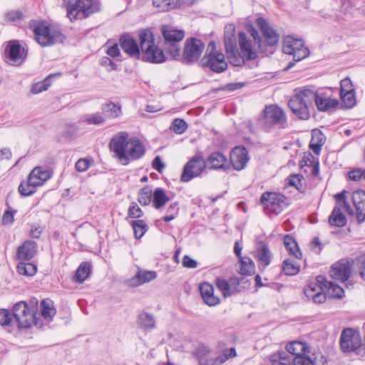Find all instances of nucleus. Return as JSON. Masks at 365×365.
<instances>
[{
	"mask_svg": "<svg viewBox=\"0 0 365 365\" xmlns=\"http://www.w3.org/2000/svg\"><path fill=\"white\" fill-rule=\"evenodd\" d=\"M262 116L257 120L258 127L264 132H270L274 126L284 129L287 127V115L277 105L265 106Z\"/></svg>",
	"mask_w": 365,
	"mask_h": 365,
	"instance_id": "423d86ee",
	"label": "nucleus"
},
{
	"mask_svg": "<svg viewBox=\"0 0 365 365\" xmlns=\"http://www.w3.org/2000/svg\"><path fill=\"white\" fill-rule=\"evenodd\" d=\"M340 98L341 100L342 105L346 108H351L356 105V100L355 91L343 93L342 94H340Z\"/></svg>",
	"mask_w": 365,
	"mask_h": 365,
	"instance_id": "603ef678",
	"label": "nucleus"
},
{
	"mask_svg": "<svg viewBox=\"0 0 365 365\" xmlns=\"http://www.w3.org/2000/svg\"><path fill=\"white\" fill-rule=\"evenodd\" d=\"M308 354L292 358L286 351L280 350L270 355L269 360L272 365H317V357H312Z\"/></svg>",
	"mask_w": 365,
	"mask_h": 365,
	"instance_id": "9d476101",
	"label": "nucleus"
},
{
	"mask_svg": "<svg viewBox=\"0 0 365 365\" xmlns=\"http://www.w3.org/2000/svg\"><path fill=\"white\" fill-rule=\"evenodd\" d=\"M92 264L89 262H83L80 264L76 273L75 281L79 283L83 282L91 273Z\"/></svg>",
	"mask_w": 365,
	"mask_h": 365,
	"instance_id": "ea45409f",
	"label": "nucleus"
},
{
	"mask_svg": "<svg viewBox=\"0 0 365 365\" xmlns=\"http://www.w3.org/2000/svg\"><path fill=\"white\" fill-rule=\"evenodd\" d=\"M246 85L245 82H233L225 84L220 88L223 91L232 92L242 88Z\"/></svg>",
	"mask_w": 365,
	"mask_h": 365,
	"instance_id": "e2e57ef3",
	"label": "nucleus"
},
{
	"mask_svg": "<svg viewBox=\"0 0 365 365\" xmlns=\"http://www.w3.org/2000/svg\"><path fill=\"white\" fill-rule=\"evenodd\" d=\"M23 17L24 14L20 10L9 11L4 14V20L6 22H15L17 21H21Z\"/></svg>",
	"mask_w": 365,
	"mask_h": 365,
	"instance_id": "13d9d810",
	"label": "nucleus"
},
{
	"mask_svg": "<svg viewBox=\"0 0 365 365\" xmlns=\"http://www.w3.org/2000/svg\"><path fill=\"white\" fill-rule=\"evenodd\" d=\"M339 344L343 353L356 351L359 354L358 350L362 346L360 333L352 328L344 329L340 336Z\"/></svg>",
	"mask_w": 365,
	"mask_h": 365,
	"instance_id": "4468645a",
	"label": "nucleus"
},
{
	"mask_svg": "<svg viewBox=\"0 0 365 365\" xmlns=\"http://www.w3.org/2000/svg\"><path fill=\"white\" fill-rule=\"evenodd\" d=\"M16 268L19 274L28 277L34 276L37 272V265L29 262H19Z\"/></svg>",
	"mask_w": 365,
	"mask_h": 365,
	"instance_id": "79ce46f5",
	"label": "nucleus"
},
{
	"mask_svg": "<svg viewBox=\"0 0 365 365\" xmlns=\"http://www.w3.org/2000/svg\"><path fill=\"white\" fill-rule=\"evenodd\" d=\"M145 153V148L142 142L137 138H130V144L127 150L129 159L133 160L141 158Z\"/></svg>",
	"mask_w": 365,
	"mask_h": 365,
	"instance_id": "393cba45",
	"label": "nucleus"
},
{
	"mask_svg": "<svg viewBox=\"0 0 365 365\" xmlns=\"http://www.w3.org/2000/svg\"><path fill=\"white\" fill-rule=\"evenodd\" d=\"M100 63L101 66L106 67L108 71H115L118 69V65L109 57H102Z\"/></svg>",
	"mask_w": 365,
	"mask_h": 365,
	"instance_id": "338daca9",
	"label": "nucleus"
},
{
	"mask_svg": "<svg viewBox=\"0 0 365 365\" xmlns=\"http://www.w3.org/2000/svg\"><path fill=\"white\" fill-rule=\"evenodd\" d=\"M249 159L248 151L244 145L235 147L230 153V163L236 170H243Z\"/></svg>",
	"mask_w": 365,
	"mask_h": 365,
	"instance_id": "a211bd4d",
	"label": "nucleus"
},
{
	"mask_svg": "<svg viewBox=\"0 0 365 365\" xmlns=\"http://www.w3.org/2000/svg\"><path fill=\"white\" fill-rule=\"evenodd\" d=\"M354 91V88H353L351 81L349 78H346L341 81L340 94H342L343 93H349Z\"/></svg>",
	"mask_w": 365,
	"mask_h": 365,
	"instance_id": "0e129e2a",
	"label": "nucleus"
},
{
	"mask_svg": "<svg viewBox=\"0 0 365 365\" xmlns=\"http://www.w3.org/2000/svg\"><path fill=\"white\" fill-rule=\"evenodd\" d=\"M128 217L138 219L143 216V212L136 202L130 203L128 210Z\"/></svg>",
	"mask_w": 365,
	"mask_h": 365,
	"instance_id": "bf43d9fd",
	"label": "nucleus"
},
{
	"mask_svg": "<svg viewBox=\"0 0 365 365\" xmlns=\"http://www.w3.org/2000/svg\"><path fill=\"white\" fill-rule=\"evenodd\" d=\"M327 291L331 298L341 299L344 295V289L332 282L329 284Z\"/></svg>",
	"mask_w": 365,
	"mask_h": 365,
	"instance_id": "5fc2aeb1",
	"label": "nucleus"
},
{
	"mask_svg": "<svg viewBox=\"0 0 365 365\" xmlns=\"http://www.w3.org/2000/svg\"><path fill=\"white\" fill-rule=\"evenodd\" d=\"M14 322L19 329H29L33 326L41 327L42 321L37 317L38 299L33 298L28 304L25 301H20L11 308Z\"/></svg>",
	"mask_w": 365,
	"mask_h": 365,
	"instance_id": "f03ea898",
	"label": "nucleus"
},
{
	"mask_svg": "<svg viewBox=\"0 0 365 365\" xmlns=\"http://www.w3.org/2000/svg\"><path fill=\"white\" fill-rule=\"evenodd\" d=\"M71 21L87 19L101 10L100 0H63Z\"/></svg>",
	"mask_w": 365,
	"mask_h": 365,
	"instance_id": "39448f33",
	"label": "nucleus"
},
{
	"mask_svg": "<svg viewBox=\"0 0 365 365\" xmlns=\"http://www.w3.org/2000/svg\"><path fill=\"white\" fill-rule=\"evenodd\" d=\"M266 212L279 215L289 205V199L283 194L274 192H265L260 197Z\"/></svg>",
	"mask_w": 365,
	"mask_h": 365,
	"instance_id": "9b49d317",
	"label": "nucleus"
},
{
	"mask_svg": "<svg viewBox=\"0 0 365 365\" xmlns=\"http://www.w3.org/2000/svg\"><path fill=\"white\" fill-rule=\"evenodd\" d=\"M34 35L36 41L42 47L51 46L56 43H63L66 36L58 29H51L44 21H41L34 26Z\"/></svg>",
	"mask_w": 365,
	"mask_h": 365,
	"instance_id": "0eeeda50",
	"label": "nucleus"
},
{
	"mask_svg": "<svg viewBox=\"0 0 365 365\" xmlns=\"http://www.w3.org/2000/svg\"><path fill=\"white\" fill-rule=\"evenodd\" d=\"M256 257L257 260L264 267L270 264L272 254L267 243L263 241L259 242L256 248Z\"/></svg>",
	"mask_w": 365,
	"mask_h": 365,
	"instance_id": "cd10ccee",
	"label": "nucleus"
},
{
	"mask_svg": "<svg viewBox=\"0 0 365 365\" xmlns=\"http://www.w3.org/2000/svg\"><path fill=\"white\" fill-rule=\"evenodd\" d=\"M304 47L306 46L302 39L287 36L284 40L282 51L284 53H287Z\"/></svg>",
	"mask_w": 365,
	"mask_h": 365,
	"instance_id": "c9c22d12",
	"label": "nucleus"
},
{
	"mask_svg": "<svg viewBox=\"0 0 365 365\" xmlns=\"http://www.w3.org/2000/svg\"><path fill=\"white\" fill-rule=\"evenodd\" d=\"M284 351L293 358L294 356H297L299 354L310 353V348L305 342L294 341L286 345V350Z\"/></svg>",
	"mask_w": 365,
	"mask_h": 365,
	"instance_id": "a878e982",
	"label": "nucleus"
},
{
	"mask_svg": "<svg viewBox=\"0 0 365 365\" xmlns=\"http://www.w3.org/2000/svg\"><path fill=\"white\" fill-rule=\"evenodd\" d=\"M187 128V123L183 119L181 118L174 119L170 126V129H172L177 134L183 133Z\"/></svg>",
	"mask_w": 365,
	"mask_h": 365,
	"instance_id": "6e6d98bb",
	"label": "nucleus"
},
{
	"mask_svg": "<svg viewBox=\"0 0 365 365\" xmlns=\"http://www.w3.org/2000/svg\"><path fill=\"white\" fill-rule=\"evenodd\" d=\"M315 97L314 90L304 88L289 99L288 106L296 118L302 120H308L311 115V109L314 108Z\"/></svg>",
	"mask_w": 365,
	"mask_h": 365,
	"instance_id": "20e7f679",
	"label": "nucleus"
},
{
	"mask_svg": "<svg viewBox=\"0 0 365 365\" xmlns=\"http://www.w3.org/2000/svg\"><path fill=\"white\" fill-rule=\"evenodd\" d=\"M38 252V245L34 240H26L16 250V259L19 262H29Z\"/></svg>",
	"mask_w": 365,
	"mask_h": 365,
	"instance_id": "aec40b11",
	"label": "nucleus"
},
{
	"mask_svg": "<svg viewBox=\"0 0 365 365\" xmlns=\"http://www.w3.org/2000/svg\"><path fill=\"white\" fill-rule=\"evenodd\" d=\"M38 183L34 181V179L29 175L26 182L22 181L18 188L19 192L24 197H28L36 191Z\"/></svg>",
	"mask_w": 365,
	"mask_h": 365,
	"instance_id": "4c0bfd02",
	"label": "nucleus"
},
{
	"mask_svg": "<svg viewBox=\"0 0 365 365\" xmlns=\"http://www.w3.org/2000/svg\"><path fill=\"white\" fill-rule=\"evenodd\" d=\"M153 199V191L150 186L146 185L141 188L138 194V201L142 206L150 205Z\"/></svg>",
	"mask_w": 365,
	"mask_h": 365,
	"instance_id": "49530a36",
	"label": "nucleus"
},
{
	"mask_svg": "<svg viewBox=\"0 0 365 365\" xmlns=\"http://www.w3.org/2000/svg\"><path fill=\"white\" fill-rule=\"evenodd\" d=\"M129 144L130 138H128V133L126 132L119 133L111 139L109 143L110 150L115 154L123 165H127L130 163V159L127 155V148Z\"/></svg>",
	"mask_w": 365,
	"mask_h": 365,
	"instance_id": "ddd939ff",
	"label": "nucleus"
},
{
	"mask_svg": "<svg viewBox=\"0 0 365 365\" xmlns=\"http://www.w3.org/2000/svg\"><path fill=\"white\" fill-rule=\"evenodd\" d=\"M282 271L286 275L294 276L300 271V267L294 264L292 259H286L282 262Z\"/></svg>",
	"mask_w": 365,
	"mask_h": 365,
	"instance_id": "3c124183",
	"label": "nucleus"
},
{
	"mask_svg": "<svg viewBox=\"0 0 365 365\" xmlns=\"http://www.w3.org/2000/svg\"><path fill=\"white\" fill-rule=\"evenodd\" d=\"M351 199L356 208L357 220L359 223H362L365 221V190H355L352 193Z\"/></svg>",
	"mask_w": 365,
	"mask_h": 365,
	"instance_id": "4be33fe9",
	"label": "nucleus"
},
{
	"mask_svg": "<svg viewBox=\"0 0 365 365\" xmlns=\"http://www.w3.org/2000/svg\"><path fill=\"white\" fill-rule=\"evenodd\" d=\"M170 198L167 195L165 191L162 187H156L153 192V206L155 209L162 208Z\"/></svg>",
	"mask_w": 365,
	"mask_h": 365,
	"instance_id": "f704fd0d",
	"label": "nucleus"
},
{
	"mask_svg": "<svg viewBox=\"0 0 365 365\" xmlns=\"http://www.w3.org/2000/svg\"><path fill=\"white\" fill-rule=\"evenodd\" d=\"M216 285L225 297H230L232 294L233 292L230 291V284L226 279H217Z\"/></svg>",
	"mask_w": 365,
	"mask_h": 365,
	"instance_id": "4d7b16f0",
	"label": "nucleus"
},
{
	"mask_svg": "<svg viewBox=\"0 0 365 365\" xmlns=\"http://www.w3.org/2000/svg\"><path fill=\"white\" fill-rule=\"evenodd\" d=\"M56 75H60V73L50 74L43 81L34 83L31 88V93L38 94L46 91L51 84V78Z\"/></svg>",
	"mask_w": 365,
	"mask_h": 365,
	"instance_id": "37998d69",
	"label": "nucleus"
},
{
	"mask_svg": "<svg viewBox=\"0 0 365 365\" xmlns=\"http://www.w3.org/2000/svg\"><path fill=\"white\" fill-rule=\"evenodd\" d=\"M119 43L123 51L130 57L135 59H140L141 49L140 44L129 34H124L119 38Z\"/></svg>",
	"mask_w": 365,
	"mask_h": 365,
	"instance_id": "f3484780",
	"label": "nucleus"
},
{
	"mask_svg": "<svg viewBox=\"0 0 365 365\" xmlns=\"http://www.w3.org/2000/svg\"><path fill=\"white\" fill-rule=\"evenodd\" d=\"M227 157L220 151L212 153L206 160L201 155H194L183 168L180 181L187 182L198 177L207 168L210 170H226L229 168Z\"/></svg>",
	"mask_w": 365,
	"mask_h": 365,
	"instance_id": "f257e3e1",
	"label": "nucleus"
},
{
	"mask_svg": "<svg viewBox=\"0 0 365 365\" xmlns=\"http://www.w3.org/2000/svg\"><path fill=\"white\" fill-rule=\"evenodd\" d=\"M210 353V349H209V347L204 345H200L196 348L193 354L198 361H200L203 360V359Z\"/></svg>",
	"mask_w": 365,
	"mask_h": 365,
	"instance_id": "680f3d73",
	"label": "nucleus"
},
{
	"mask_svg": "<svg viewBox=\"0 0 365 365\" xmlns=\"http://www.w3.org/2000/svg\"><path fill=\"white\" fill-rule=\"evenodd\" d=\"M314 102H315L317 108L320 111H327L330 108H334L339 106L337 99L330 98H322L316 91H314Z\"/></svg>",
	"mask_w": 365,
	"mask_h": 365,
	"instance_id": "7c9ffc66",
	"label": "nucleus"
},
{
	"mask_svg": "<svg viewBox=\"0 0 365 365\" xmlns=\"http://www.w3.org/2000/svg\"><path fill=\"white\" fill-rule=\"evenodd\" d=\"M130 225L133 228L134 236L137 240L140 239L149 229V226L143 220H133Z\"/></svg>",
	"mask_w": 365,
	"mask_h": 365,
	"instance_id": "c03bdc74",
	"label": "nucleus"
},
{
	"mask_svg": "<svg viewBox=\"0 0 365 365\" xmlns=\"http://www.w3.org/2000/svg\"><path fill=\"white\" fill-rule=\"evenodd\" d=\"M255 24L262 34V47L258 48L259 51L265 55H267V47L275 46L279 40V35L277 33L268 23V21L263 17H257L255 20Z\"/></svg>",
	"mask_w": 365,
	"mask_h": 365,
	"instance_id": "f8f14e48",
	"label": "nucleus"
},
{
	"mask_svg": "<svg viewBox=\"0 0 365 365\" xmlns=\"http://www.w3.org/2000/svg\"><path fill=\"white\" fill-rule=\"evenodd\" d=\"M155 318L150 313L143 312L138 315L137 324L145 331L155 329Z\"/></svg>",
	"mask_w": 365,
	"mask_h": 365,
	"instance_id": "bb28decb",
	"label": "nucleus"
},
{
	"mask_svg": "<svg viewBox=\"0 0 365 365\" xmlns=\"http://www.w3.org/2000/svg\"><path fill=\"white\" fill-rule=\"evenodd\" d=\"M81 120L88 125H102L105 122V118L99 113L86 114L82 116Z\"/></svg>",
	"mask_w": 365,
	"mask_h": 365,
	"instance_id": "8fccbe9b",
	"label": "nucleus"
},
{
	"mask_svg": "<svg viewBox=\"0 0 365 365\" xmlns=\"http://www.w3.org/2000/svg\"><path fill=\"white\" fill-rule=\"evenodd\" d=\"M224 44L229 62L234 66H242L245 64V59L237 48L235 26L234 24H230L225 26Z\"/></svg>",
	"mask_w": 365,
	"mask_h": 365,
	"instance_id": "6e6552de",
	"label": "nucleus"
},
{
	"mask_svg": "<svg viewBox=\"0 0 365 365\" xmlns=\"http://www.w3.org/2000/svg\"><path fill=\"white\" fill-rule=\"evenodd\" d=\"M329 223L331 226L343 227L347 224V219L341 210V207L335 206L329 217Z\"/></svg>",
	"mask_w": 365,
	"mask_h": 365,
	"instance_id": "72a5a7b5",
	"label": "nucleus"
},
{
	"mask_svg": "<svg viewBox=\"0 0 365 365\" xmlns=\"http://www.w3.org/2000/svg\"><path fill=\"white\" fill-rule=\"evenodd\" d=\"M91 163H92V160H90L86 158L79 159L76 163V165H75L76 170L78 172H85L89 168Z\"/></svg>",
	"mask_w": 365,
	"mask_h": 365,
	"instance_id": "69168bd1",
	"label": "nucleus"
},
{
	"mask_svg": "<svg viewBox=\"0 0 365 365\" xmlns=\"http://www.w3.org/2000/svg\"><path fill=\"white\" fill-rule=\"evenodd\" d=\"M240 274L242 275H252L255 272V266L254 262L248 257H244L240 259Z\"/></svg>",
	"mask_w": 365,
	"mask_h": 365,
	"instance_id": "a18cd8bd",
	"label": "nucleus"
},
{
	"mask_svg": "<svg viewBox=\"0 0 365 365\" xmlns=\"http://www.w3.org/2000/svg\"><path fill=\"white\" fill-rule=\"evenodd\" d=\"M348 179L352 181H359L364 178V170L360 168L354 169L347 173Z\"/></svg>",
	"mask_w": 365,
	"mask_h": 365,
	"instance_id": "774afa93",
	"label": "nucleus"
},
{
	"mask_svg": "<svg viewBox=\"0 0 365 365\" xmlns=\"http://www.w3.org/2000/svg\"><path fill=\"white\" fill-rule=\"evenodd\" d=\"M56 314L53 302L50 299H44L40 303V314L46 321L51 322Z\"/></svg>",
	"mask_w": 365,
	"mask_h": 365,
	"instance_id": "c85d7f7f",
	"label": "nucleus"
},
{
	"mask_svg": "<svg viewBox=\"0 0 365 365\" xmlns=\"http://www.w3.org/2000/svg\"><path fill=\"white\" fill-rule=\"evenodd\" d=\"M28 56V48L23 46L19 40L14 39L5 43L4 61L11 66H21Z\"/></svg>",
	"mask_w": 365,
	"mask_h": 365,
	"instance_id": "1a4fd4ad",
	"label": "nucleus"
},
{
	"mask_svg": "<svg viewBox=\"0 0 365 365\" xmlns=\"http://www.w3.org/2000/svg\"><path fill=\"white\" fill-rule=\"evenodd\" d=\"M245 27L247 31L253 38L255 44L257 45L258 48H262L263 46L262 38L257 29L251 24H247Z\"/></svg>",
	"mask_w": 365,
	"mask_h": 365,
	"instance_id": "864d4df0",
	"label": "nucleus"
},
{
	"mask_svg": "<svg viewBox=\"0 0 365 365\" xmlns=\"http://www.w3.org/2000/svg\"><path fill=\"white\" fill-rule=\"evenodd\" d=\"M283 241L284 247L290 255L294 256L298 259H301L302 258V253L294 237L291 235H285L284 236Z\"/></svg>",
	"mask_w": 365,
	"mask_h": 365,
	"instance_id": "2f4dec72",
	"label": "nucleus"
},
{
	"mask_svg": "<svg viewBox=\"0 0 365 365\" xmlns=\"http://www.w3.org/2000/svg\"><path fill=\"white\" fill-rule=\"evenodd\" d=\"M103 113L110 118H116L121 115V106L110 101L102 106Z\"/></svg>",
	"mask_w": 365,
	"mask_h": 365,
	"instance_id": "a19ab883",
	"label": "nucleus"
},
{
	"mask_svg": "<svg viewBox=\"0 0 365 365\" xmlns=\"http://www.w3.org/2000/svg\"><path fill=\"white\" fill-rule=\"evenodd\" d=\"M200 65L202 68H207L216 73H221L228 68L225 56L220 51H212L209 53L205 54L200 60Z\"/></svg>",
	"mask_w": 365,
	"mask_h": 365,
	"instance_id": "2eb2a0df",
	"label": "nucleus"
},
{
	"mask_svg": "<svg viewBox=\"0 0 365 365\" xmlns=\"http://www.w3.org/2000/svg\"><path fill=\"white\" fill-rule=\"evenodd\" d=\"M204 48L205 45L200 39L195 37L186 39L180 61L186 64L193 63L199 59Z\"/></svg>",
	"mask_w": 365,
	"mask_h": 365,
	"instance_id": "dca6fc26",
	"label": "nucleus"
},
{
	"mask_svg": "<svg viewBox=\"0 0 365 365\" xmlns=\"http://www.w3.org/2000/svg\"><path fill=\"white\" fill-rule=\"evenodd\" d=\"M157 277V273L155 271H143L138 270L131 280V282H136L133 284L134 286H138L146 282H150V281L155 279Z\"/></svg>",
	"mask_w": 365,
	"mask_h": 365,
	"instance_id": "58836bf2",
	"label": "nucleus"
},
{
	"mask_svg": "<svg viewBox=\"0 0 365 365\" xmlns=\"http://www.w3.org/2000/svg\"><path fill=\"white\" fill-rule=\"evenodd\" d=\"M309 50L307 47L302 48L300 49H297L291 53H287V54L292 55L294 61H299L309 55Z\"/></svg>",
	"mask_w": 365,
	"mask_h": 365,
	"instance_id": "052dcab7",
	"label": "nucleus"
},
{
	"mask_svg": "<svg viewBox=\"0 0 365 365\" xmlns=\"http://www.w3.org/2000/svg\"><path fill=\"white\" fill-rule=\"evenodd\" d=\"M0 324L4 327H11L16 324L12 311L6 309L0 310Z\"/></svg>",
	"mask_w": 365,
	"mask_h": 365,
	"instance_id": "09e8293b",
	"label": "nucleus"
},
{
	"mask_svg": "<svg viewBox=\"0 0 365 365\" xmlns=\"http://www.w3.org/2000/svg\"><path fill=\"white\" fill-rule=\"evenodd\" d=\"M51 175L50 170L40 166L34 168L29 173L34 181L38 183V186L43 185L46 181L51 178Z\"/></svg>",
	"mask_w": 365,
	"mask_h": 365,
	"instance_id": "473e14b6",
	"label": "nucleus"
},
{
	"mask_svg": "<svg viewBox=\"0 0 365 365\" xmlns=\"http://www.w3.org/2000/svg\"><path fill=\"white\" fill-rule=\"evenodd\" d=\"M286 180L289 185L295 187L300 193H304L306 192V180L302 174H292Z\"/></svg>",
	"mask_w": 365,
	"mask_h": 365,
	"instance_id": "e433bc0d",
	"label": "nucleus"
},
{
	"mask_svg": "<svg viewBox=\"0 0 365 365\" xmlns=\"http://www.w3.org/2000/svg\"><path fill=\"white\" fill-rule=\"evenodd\" d=\"M351 265L348 261H339L334 263L330 269L329 274L334 279L345 282L351 276Z\"/></svg>",
	"mask_w": 365,
	"mask_h": 365,
	"instance_id": "6ab92c4d",
	"label": "nucleus"
},
{
	"mask_svg": "<svg viewBox=\"0 0 365 365\" xmlns=\"http://www.w3.org/2000/svg\"><path fill=\"white\" fill-rule=\"evenodd\" d=\"M238 43L240 49V54L247 61L255 60L257 58V53L253 50L251 41L248 39L246 34L243 31L238 33Z\"/></svg>",
	"mask_w": 365,
	"mask_h": 365,
	"instance_id": "412c9836",
	"label": "nucleus"
},
{
	"mask_svg": "<svg viewBox=\"0 0 365 365\" xmlns=\"http://www.w3.org/2000/svg\"><path fill=\"white\" fill-rule=\"evenodd\" d=\"M200 292L203 302L210 307L216 306L220 304L219 297L214 294V287L207 282H203L200 285Z\"/></svg>",
	"mask_w": 365,
	"mask_h": 365,
	"instance_id": "b1692460",
	"label": "nucleus"
},
{
	"mask_svg": "<svg viewBox=\"0 0 365 365\" xmlns=\"http://www.w3.org/2000/svg\"><path fill=\"white\" fill-rule=\"evenodd\" d=\"M153 5L158 11L164 12L177 8L176 0H153Z\"/></svg>",
	"mask_w": 365,
	"mask_h": 365,
	"instance_id": "de8ad7c7",
	"label": "nucleus"
},
{
	"mask_svg": "<svg viewBox=\"0 0 365 365\" xmlns=\"http://www.w3.org/2000/svg\"><path fill=\"white\" fill-rule=\"evenodd\" d=\"M326 141L323 133L319 130H314L312 133V138L309 145V148L316 155H319L322 147L324 145Z\"/></svg>",
	"mask_w": 365,
	"mask_h": 365,
	"instance_id": "c756f323",
	"label": "nucleus"
},
{
	"mask_svg": "<svg viewBox=\"0 0 365 365\" xmlns=\"http://www.w3.org/2000/svg\"><path fill=\"white\" fill-rule=\"evenodd\" d=\"M161 33L165 45L177 43L181 41L185 36L184 31L173 29L167 25L162 26Z\"/></svg>",
	"mask_w": 365,
	"mask_h": 365,
	"instance_id": "5701e85b",
	"label": "nucleus"
},
{
	"mask_svg": "<svg viewBox=\"0 0 365 365\" xmlns=\"http://www.w3.org/2000/svg\"><path fill=\"white\" fill-rule=\"evenodd\" d=\"M138 37L141 49L139 60L151 63H161L166 61L163 51L155 44L151 29L146 28L140 30Z\"/></svg>",
	"mask_w": 365,
	"mask_h": 365,
	"instance_id": "7ed1b4c3",
	"label": "nucleus"
}]
</instances>
